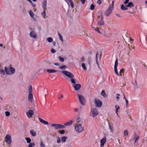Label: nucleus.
I'll list each match as a JSON object with an SVG mask.
<instances>
[{
    "instance_id": "f257e3e1",
    "label": "nucleus",
    "mask_w": 147,
    "mask_h": 147,
    "mask_svg": "<svg viewBox=\"0 0 147 147\" xmlns=\"http://www.w3.org/2000/svg\"><path fill=\"white\" fill-rule=\"evenodd\" d=\"M114 3V1H113L112 2V4L110 5L108 9L105 12V14L106 16H108L111 13L113 9Z\"/></svg>"
},
{
    "instance_id": "f03ea898",
    "label": "nucleus",
    "mask_w": 147,
    "mask_h": 147,
    "mask_svg": "<svg viewBox=\"0 0 147 147\" xmlns=\"http://www.w3.org/2000/svg\"><path fill=\"white\" fill-rule=\"evenodd\" d=\"M75 129L77 132L79 133L84 130V127L80 124H76L75 126Z\"/></svg>"
},
{
    "instance_id": "7ed1b4c3",
    "label": "nucleus",
    "mask_w": 147,
    "mask_h": 147,
    "mask_svg": "<svg viewBox=\"0 0 147 147\" xmlns=\"http://www.w3.org/2000/svg\"><path fill=\"white\" fill-rule=\"evenodd\" d=\"M71 83L73 84L72 86L76 90H79L81 87V85L79 84H76V80L74 79H71Z\"/></svg>"
},
{
    "instance_id": "20e7f679",
    "label": "nucleus",
    "mask_w": 147,
    "mask_h": 147,
    "mask_svg": "<svg viewBox=\"0 0 147 147\" xmlns=\"http://www.w3.org/2000/svg\"><path fill=\"white\" fill-rule=\"evenodd\" d=\"M103 17L101 15V17L98 16L97 17L98 25V26H103L105 24V23L103 21Z\"/></svg>"
},
{
    "instance_id": "39448f33",
    "label": "nucleus",
    "mask_w": 147,
    "mask_h": 147,
    "mask_svg": "<svg viewBox=\"0 0 147 147\" xmlns=\"http://www.w3.org/2000/svg\"><path fill=\"white\" fill-rule=\"evenodd\" d=\"M32 87L30 86L29 88V94L28 96V99L29 101L31 102H32L33 98V94L32 93Z\"/></svg>"
},
{
    "instance_id": "423d86ee",
    "label": "nucleus",
    "mask_w": 147,
    "mask_h": 147,
    "mask_svg": "<svg viewBox=\"0 0 147 147\" xmlns=\"http://www.w3.org/2000/svg\"><path fill=\"white\" fill-rule=\"evenodd\" d=\"M51 126L53 127H54L55 129H63L65 128V127L64 125L59 124H52Z\"/></svg>"
},
{
    "instance_id": "0eeeda50",
    "label": "nucleus",
    "mask_w": 147,
    "mask_h": 147,
    "mask_svg": "<svg viewBox=\"0 0 147 147\" xmlns=\"http://www.w3.org/2000/svg\"><path fill=\"white\" fill-rule=\"evenodd\" d=\"M62 73L69 78H71V79H73V78L74 77V75L68 71H62Z\"/></svg>"
},
{
    "instance_id": "6e6552de",
    "label": "nucleus",
    "mask_w": 147,
    "mask_h": 147,
    "mask_svg": "<svg viewBox=\"0 0 147 147\" xmlns=\"http://www.w3.org/2000/svg\"><path fill=\"white\" fill-rule=\"evenodd\" d=\"M94 103L96 105V106L98 107H100L102 105V102L100 100L96 98L95 99Z\"/></svg>"
},
{
    "instance_id": "1a4fd4ad",
    "label": "nucleus",
    "mask_w": 147,
    "mask_h": 147,
    "mask_svg": "<svg viewBox=\"0 0 147 147\" xmlns=\"http://www.w3.org/2000/svg\"><path fill=\"white\" fill-rule=\"evenodd\" d=\"M79 97V99L80 102L81 104L83 105H85L84 102H85V99L84 97L82 95H80L78 94Z\"/></svg>"
},
{
    "instance_id": "9d476101",
    "label": "nucleus",
    "mask_w": 147,
    "mask_h": 147,
    "mask_svg": "<svg viewBox=\"0 0 147 147\" xmlns=\"http://www.w3.org/2000/svg\"><path fill=\"white\" fill-rule=\"evenodd\" d=\"M91 112L92 114V117H95L98 114V110L96 108L91 109Z\"/></svg>"
},
{
    "instance_id": "9b49d317",
    "label": "nucleus",
    "mask_w": 147,
    "mask_h": 147,
    "mask_svg": "<svg viewBox=\"0 0 147 147\" xmlns=\"http://www.w3.org/2000/svg\"><path fill=\"white\" fill-rule=\"evenodd\" d=\"M5 71L7 75L9 74V70L7 69V67H5V71L3 69H0V73L3 75H5Z\"/></svg>"
},
{
    "instance_id": "f8f14e48",
    "label": "nucleus",
    "mask_w": 147,
    "mask_h": 147,
    "mask_svg": "<svg viewBox=\"0 0 147 147\" xmlns=\"http://www.w3.org/2000/svg\"><path fill=\"white\" fill-rule=\"evenodd\" d=\"M26 115L29 118H31L34 115L33 111L31 110H29L28 112L26 113Z\"/></svg>"
},
{
    "instance_id": "ddd939ff",
    "label": "nucleus",
    "mask_w": 147,
    "mask_h": 147,
    "mask_svg": "<svg viewBox=\"0 0 147 147\" xmlns=\"http://www.w3.org/2000/svg\"><path fill=\"white\" fill-rule=\"evenodd\" d=\"M106 142V136H104L100 141V146L102 147L104 145L105 143Z\"/></svg>"
},
{
    "instance_id": "4468645a",
    "label": "nucleus",
    "mask_w": 147,
    "mask_h": 147,
    "mask_svg": "<svg viewBox=\"0 0 147 147\" xmlns=\"http://www.w3.org/2000/svg\"><path fill=\"white\" fill-rule=\"evenodd\" d=\"M30 35L31 37L34 38H36L37 37L36 34L33 31H31L30 33Z\"/></svg>"
},
{
    "instance_id": "2eb2a0df",
    "label": "nucleus",
    "mask_w": 147,
    "mask_h": 147,
    "mask_svg": "<svg viewBox=\"0 0 147 147\" xmlns=\"http://www.w3.org/2000/svg\"><path fill=\"white\" fill-rule=\"evenodd\" d=\"M15 72V69L12 67L11 65H10V75L13 74Z\"/></svg>"
},
{
    "instance_id": "dca6fc26",
    "label": "nucleus",
    "mask_w": 147,
    "mask_h": 147,
    "mask_svg": "<svg viewBox=\"0 0 147 147\" xmlns=\"http://www.w3.org/2000/svg\"><path fill=\"white\" fill-rule=\"evenodd\" d=\"M101 34H102L105 37L108 38H110L112 36V34L110 32H104L103 33H102Z\"/></svg>"
},
{
    "instance_id": "f3484780",
    "label": "nucleus",
    "mask_w": 147,
    "mask_h": 147,
    "mask_svg": "<svg viewBox=\"0 0 147 147\" xmlns=\"http://www.w3.org/2000/svg\"><path fill=\"white\" fill-rule=\"evenodd\" d=\"M47 5V0H43L42 3V6L44 9H46V7Z\"/></svg>"
},
{
    "instance_id": "a211bd4d",
    "label": "nucleus",
    "mask_w": 147,
    "mask_h": 147,
    "mask_svg": "<svg viewBox=\"0 0 147 147\" xmlns=\"http://www.w3.org/2000/svg\"><path fill=\"white\" fill-rule=\"evenodd\" d=\"M73 123V121L72 120H71L69 121L63 123L64 126H69L71 125Z\"/></svg>"
},
{
    "instance_id": "6ab92c4d",
    "label": "nucleus",
    "mask_w": 147,
    "mask_h": 147,
    "mask_svg": "<svg viewBox=\"0 0 147 147\" xmlns=\"http://www.w3.org/2000/svg\"><path fill=\"white\" fill-rule=\"evenodd\" d=\"M38 119L43 124L45 125H48L49 124V123L48 122L44 121L42 119L39 118Z\"/></svg>"
},
{
    "instance_id": "aec40b11",
    "label": "nucleus",
    "mask_w": 147,
    "mask_h": 147,
    "mask_svg": "<svg viewBox=\"0 0 147 147\" xmlns=\"http://www.w3.org/2000/svg\"><path fill=\"white\" fill-rule=\"evenodd\" d=\"M5 141L7 144H9V134H7L6 135L5 138Z\"/></svg>"
},
{
    "instance_id": "412c9836",
    "label": "nucleus",
    "mask_w": 147,
    "mask_h": 147,
    "mask_svg": "<svg viewBox=\"0 0 147 147\" xmlns=\"http://www.w3.org/2000/svg\"><path fill=\"white\" fill-rule=\"evenodd\" d=\"M30 134H31V135L33 136L34 137L36 135V133L35 131H34L33 130H32L30 131Z\"/></svg>"
},
{
    "instance_id": "4be33fe9",
    "label": "nucleus",
    "mask_w": 147,
    "mask_h": 147,
    "mask_svg": "<svg viewBox=\"0 0 147 147\" xmlns=\"http://www.w3.org/2000/svg\"><path fill=\"white\" fill-rule=\"evenodd\" d=\"M67 138V137L66 136H63L61 138V142H65Z\"/></svg>"
},
{
    "instance_id": "5701e85b",
    "label": "nucleus",
    "mask_w": 147,
    "mask_h": 147,
    "mask_svg": "<svg viewBox=\"0 0 147 147\" xmlns=\"http://www.w3.org/2000/svg\"><path fill=\"white\" fill-rule=\"evenodd\" d=\"M47 71L49 73H54L56 72L57 71L53 69H48L47 70Z\"/></svg>"
},
{
    "instance_id": "b1692460",
    "label": "nucleus",
    "mask_w": 147,
    "mask_h": 147,
    "mask_svg": "<svg viewBox=\"0 0 147 147\" xmlns=\"http://www.w3.org/2000/svg\"><path fill=\"white\" fill-rule=\"evenodd\" d=\"M115 108H116L115 110V112L118 116H119L118 114V110L119 109L120 107L118 105H116L115 106Z\"/></svg>"
},
{
    "instance_id": "393cba45",
    "label": "nucleus",
    "mask_w": 147,
    "mask_h": 147,
    "mask_svg": "<svg viewBox=\"0 0 147 147\" xmlns=\"http://www.w3.org/2000/svg\"><path fill=\"white\" fill-rule=\"evenodd\" d=\"M35 144L34 142H32L29 143L28 145V147H34L35 146Z\"/></svg>"
},
{
    "instance_id": "a878e982",
    "label": "nucleus",
    "mask_w": 147,
    "mask_h": 147,
    "mask_svg": "<svg viewBox=\"0 0 147 147\" xmlns=\"http://www.w3.org/2000/svg\"><path fill=\"white\" fill-rule=\"evenodd\" d=\"M134 6L133 3L131 2H129L127 5H126V6L127 7H131Z\"/></svg>"
},
{
    "instance_id": "bb28decb",
    "label": "nucleus",
    "mask_w": 147,
    "mask_h": 147,
    "mask_svg": "<svg viewBox=\"0 0 147 147\" xmlns=\"http://www.w3.org/2000/svg\"><path fill=\"white\" fill-rule=\"evenodd\" d=\"M58 34L59 36V39L62 42H63V40L62 36L59 33V32H58Z\"/></svg>"
},
{
    "instance_id": "cd10ccee",
    "label": "nucleus",
    "mask_w": 147,
    "mask_h": 147,
    "mask_svg": "<svg viewBox=\"0 0 147 147\" xmlns=\"http://www.w3.org/2000/svg\"><path fill=\"white\" fill-rule=\"evenodd\" d=\"M68 1L70 3V5L72 8H74V5L72 0H68Z\"/></svg>"
},
{
    "instance_id": "c85d7f7f",
    "label": "nucleus",
    "mask_w": 147,
    "mask_h": 147,
    "mask_svg": "<svg viewBox=\"0 0 147 147\" xmlns=\"http://www.w3.org/2000/svg\"><path fill=\"white\" fill-rule=\"evenodd\" d=\"M91 27L94 29L98 33L102 34L100 31L99 30L98 28H94V27H92V25L91 26Z\"/></svg>"
},
{
    "instance_id": "c756f323",
    "label": "nucleus",
    "mask_w": 147,
    "mask_h": 147,
    "mask_svg": "<svg viewBox=\"0 0 147 147\" xmlns=\"http://www.w3.org/2000/svg\"><path fill=\"white\" fill-rule=\"evenodd\" d=\"M101 94L102 96H103L104 97H105L106 96V94L105 92V90H102L101 93Z\"/></svg>"
},
{
    "instance_id": "7c9ffc66",
    "label": "nucleus",
    "mask_w": 147,
    "mask_h": 147,
    "mask_svg": "<svg viewBox=\"0 0 147 147\" xmlns=\"http://www.w3.org/2000/svg\"><path fill=\"white\" fill-rule=\"evenodd\" d=\"M25 139L26 140L27 142L28 143H30L31 142V139L29 138L26 137Z\"/></svg>"
},
{
    "instance_id": "2f4dec72",
    "label": "nucleus",
    "mask_w": 147,
    "mask_h": 147,
    "mask_svg": "<svg viewBox=\"0 0 147 147\" xmlns=\"http://www.w3.org/2000/svg\"><path fill=\"white\" fill-rule=\"evenodd\" d=\"M121 9L122 10H127L128 8L127 7L123 5L122 4L121 6Z\"/></svg>"
},
{
    "instance_id": "473e14b6",
    "label": "nucleus",
    "mask_w": 147,
    "mask_h": 147,
    "mask_svg": "<svg viewBox=\"0 0 147 147\" xmlns=\"http://www.w3.org/2000/svg\"><path fill=\"white\" fill-rule=\"evenodd\" d=\"M59 68L61 69H64L67 68V67L66 65H63L59 67Z\"/></svg>"
},
{
    "instance_id": "72a5a7b5",
    "label": "nucleus",
    "mask_w": 147,
    "mask_h": 147,
    "mask_svg": "<svg viewBox=\"0 0 147 147\" xmlns=\"http://www.w3.org/2000/svg\"><path fill=\"white\" fill-rule=\"evenodd\" d=\"M82 66L84 70L86 71L87 70V68L86 67L84 63H82Z\"/></svg>"
},
{
    "instance_id": "f704fd0d",
    "label": "nucleus",
    "mask_w": 147,
    "mask_h": 147,
    "mask_svg": "<svg viewBox=\"0 0 147 147\" xmlns=\"http://www.w3.org/2000/svg\"><path fill=\"white\" fill-rule=\"evenodd\" d=\"M58 132L61 134H63L65 133V131L64 130H59V131Z\"/></svg>"
},
{
    "instance_id": "c9c22d12",
    "label": "nucleus",
    "mask_w": 147,
    "mask_h": 147,
    "mask_svg": "<svg viewBox=\"0 0 147 147\" xmlns=\"http://www.w3.org/2000/svg\"><path fill=\"white\" fill-rule=\"evenodd\" d=\"M114 70H115V73L116 74L117 76L119 75V74L117 70V67H114Z\"/></svg>"
},
{
    "instance_id": "e433bc0d",
    "label": "nucleus",
    "mask_w": 147,
    "mask_h": 147,
    "mask_svg": "<svg viewBox=\"0 0 147 147\" xmlns=\"http://www.w3.org/2000/svg\"><path fill=\"white\" fill-rule=\"evenodd\" d=\"M58 58L59 61L61 62H63L64 61V59L61 56H59Z\"/></svg>"
},
{
    "instance_id": "4c0bfd02",
    "label": "nucleus",
    "mask_w": 147,
    "mask_h": 147,
    "mask_svg": "<svg viewBox=\"0 0 147 147\" xmlns=\"http://www.w3.org/2000/svg\"><path fill=\"white\" fill-rule=\"evenodd\" d=\"M44 11L42 13V16H43V17L44 18H45V16H46V13H45V11L46 9H44Z\"/></svg>"
},
{
    "instance_id": "58836bf2",
    "label": "nucleus",
    "mask_w": 147,
    "mask_h": 147,
    "mask_svg": "<svg viewBox=\"0 0 147 147\" xmlns=\"http://www.w3.org/2000/svg\"><path fill=\"white\" fill-rule=\"evenodd\" d=\"M47 40L48 42H51L53 41V39L49 37L47 38Z\"/></svg>"
},
{
    "instance_id": "ea45409f",
    "label": "nucleus",
    "mask_w": 147,
    "mask_h": 147,
    "mask_svg": "<svg viewBox=\"0 0 147 147\" xmlns=\"http://www.w3.org/2000/svg\"><path fill=\"white\" fill-rule=\"evenodd\" d=\"M124 136H127L128 135V132L127 130H125L124 132Z\"/></svg>"
},
{
    "instance_id": "a19ab883",
    "label": "nucleus",
    "mask_w": 147,
    "mask_h": 147,
    "mask_svg": "<svg viewBox=\"0 0 147 147\" xmlns=\"http://www.w3.org/2000/svg\"><path fill=\"white\" fill-rule=\"evenodd\" d=\"M29 13L30 16L32 17H33L34 13L31 10H30Z\"/></svg>"
},
{
    "instance_id": "79ce46f5",
    "label": "nucleus",
    "mask_w": 147,
    "mask_h": 147,
    "mask_svg": "<svg viewBox=\"0 0 147 147\" xmlns=\"http://www.w3.org/2000/svg\"><path fill=\"white\" fill-rule=\"evenodd\" d=\"M125 71V69L123 68L121 69H120L119 71L120 75L121 76L122 75L121 73H122L123 72Z\"/></svg>"
},
{
    "instance_id": "37998d69",
    "label": "nucleus",
    "mask_w": 147,
    "mask_h": 147,
    "mask_svg": "<svg viewBox=\"0 0 147 147\" xmlns=\"http://www.w3.org/2000/svg\"><path fill=\"white\" fill-rule=\"evenodd\" d=\"M95 7L94 5L93 4H92L90 6V9L92 10H93Z\"/></svg>"
},
{
    "instance_id": "c03bdc74",
    "label": "nucleus",
    "mask_w": 147,
    "mask_h": 147,
    "mask_svg": "<svg viewBox=\"0 0 147 147\" xmlns=\"http://www.w3.org/2000/svg\"><path fill=\"white\" fill-rule=\"evenodd\" d=\"M98 55V52H97L96 54V63L97 64V65H98V63L97 62V61H98V59H97V56Z\"/></svg>"
},
{
    "instance_id": "a18cd8bd",
    "label": "nucleus",
    "mask_w": 147,
    "mask_h": 147,
    "mask_svg": "<svg viewBox=\"0 0 147 147\" xmlns=\"http://www.w3.org/2000/svg\"><path fill=\"white\" fill-rule=\"evenodd\" d=\"M40 147H45V144L42 142H41L40 143Z\"/></svg>"
},
{
    "instance_id": "49530a36",
    "label": "nucleus",
    "mask_w": 147,
    "mask_h": 147,
    "mask_svg": "<svg viewBox=\"0 0 147 147\" xmlns=\"http://www.w3.org/2000/svg\"><path fill=\"white\" fill-rule=\"evenodd\" d=\"M117 65H118V60H117V59L115 60V62L114 67H117Z\"/></svg>"
},
{
    "instance_id": "de8ad7c7",
    "label": "nucleus",
    "mask_w": 147,
    "mask_h": 147,
    "mask_svg": "<svg viewBox=\"0 0 147 147\" xmlns=\"http://www.w3.org/2000/svg\"><path fill=\"white\" fill-rule=\"evenodd\" d=\"M57 142L58 143H60L61 142L60 138L59 137H57Z\"/></svg>"
},
{
    "instance_id": "09e8293b",
    "label": "nucleus",
    "mask_w": 147,
    "mask_h": 147,
    "mask_svg": "<svg viewBox=\"0 0 147 147\" xmlns=\"http://www.w3.org/2000/svg\"><path fill=\"white\" fill-rule=\"evenodd\" d=\"M109 129L111 130V132H113V127L111 126V125H109Z\"/></svg>"
},
{
    "instance_id": "8fccbe9b",
    "label": "nucleus",
    "mask_w": 147,
    "mask_h": 147,
    "mask_svg": "<svg viewBox=\"0 0 147 147\" xmlns=\"http://www.w3.org/2000/svg\"><path fill=\"white\" fill-rule=\"evenodd\" d=\"M91 61V58L90 57H89L88 58V63L89 65H90V64Z\"/></svg>"
},
{
    "instance_id": "3c124183",
    "label": "nucleus",
    "mask_w": 147,
    "mask_h": 147,
    "mask_svg": "<svg viewBox=\"0 0 147 147\" xmlns=\"http://www.w3.org/2000/svg\"><path fill=\"white\" fill-rule=\"evenodd\" d=\"M125 101H126V107H128L129 101L127 99H126Z\"/></svg>"
},
{
    "instance_id": "603ef678",
    "label": "nucleus",
    "mask_w": 147,
    "mask_h": 147,
    "mask_svg": "<svg viewBox=\"0 0 147 147\" xmlns=\"http://www.w3.org/2000/svg\"><path fill=\"white\" fill-rule=\"evenodd\" d=\"M139 137L138 136H137L136 137H135L134 138L135 139V142H136L137 140H138L139 138Z\"/></svg>"
},
{
    "instance_id": "864d4df0",
    "label": "nucleus",
    "mask_w": 147,
    "mask_h": 147,
    "mask_svg": "<svg viewBox=\"0 0 147 147\" xmlns=\"http://www.w3.org/2000/svg\"><path fill=\"white\" fill-rule=\"evenodd\" d=\"M30 3L31 4L33 7H35V5L32 2V1L30 2Z\"/></svg>"
},
{
    "instance_id": "5fc2aeb1",
    "label": "nucleus",
    "mask_w": 147,
    "mask_h": 147,
    "mask_svg": "<svg viewBox=\"0 0 147 147\" xmlns=\"http://www.w3.org/2000/svg\"><path fill=\"white\" fill-rule=\"evenodd\" d=\"M51 51L53 53H55L56 52V51L53 49H51Z\"/></svg>"
},
{
    "instance_id": "6e6d98bb",
    "label": "nucleus",
    "mask_w": 147,
    "mask_h": 147,
    "mask_svg": "<svg viewBox=\"0 0 147 147\" xmlns=\"http://www.w3.org/2000/svg\"><path fill=\"white\" fill-rule=\"evenodd\" d=\"M97 3L99 5H100L101 4L102 1L101 0H98L97 1Z\"/></svg>"
},
{
    "instance_id": "4d7b16f0",
    "label": "nucleus",
    "mask_w": 147,
    "mask_h": 147,
    "mask_svg": "<svg viewBox=\"0 0 147 147\" xmlns=\"http://www.w3.org/2000/svg\"><path fill=\"white\" fill-rule=\"evenodd\" d=\"M5 115L7 116H9V112L6 111L5 112Z\"/></svg>"
},
{
    "instance_id": "13d9d810",
    "label": "nucleus",
    "mask_w": 147,
    "mask_h": 147,
    "mask_svg": "<svg viewBox=\"0 0 147 147\" xmlns=\"http://www.w3.org/2000/svg\"><path fill=\"white\" fill-rule=\"evenodd\" d=\"M80 121V117H78L77 119V122H78Z\"/></svg>"
},
{
    "instance_id": "bf43d9fd",
    "label": "nucleus",
    "mask_w": 147,
    "mask_h": 147,
    "mask_svg": "<svg viewBox=\"0 0 147 147\" xmlns=\"http://www.w3.org/2000/svg\"><path fill=\"white\" fill-rule=\"evenodd\" d=\"M82 3L84 4L86 1V0H80Z\"/></svg>"
},
{
    "instance_id": "052dcab7",
    "label": "nucleus",
    "mask_w": 147,
    "mask_h": 147,
    "mask_svg": "<svg viewBox=\"0 0 147 147\" xmlns=\"http://www.w3.org/2000/svg\"><path fill=\"white\" fill-rule=\"evenodd\" d=\"M129 1V0H126L124 2V3L125 4H127V3H128Z\"/></svg>"
},
{
    "instance_id": "680f3d73",
    "label": "nucleus",
    "mask_w": 147,
    "mask_h": 147,
    "mask_svg": "<svg viewBox=\"0 0 147 147\" xmlns=\"http://www.w3.org/2000/svg\"><path fill=\"white\" fill-rule=\"evenodd\" d=\"M74 111L76 112H77L78 111V109L77 108H76L74 109Z\"/></svg>"
},
{
    "instance_id": "e2e57ef3",
    "label": "nucleus",
    "mask_w": 147,
    "mask_h": 147,
    "mask_svg": "<svg viewBox=\"0 0 147 147\" xmlns=\"http://www.w3.org/2000/svg\"><path fill=\"white\" fill-rule=\"evenodd\" d=\"M60 97H58V98L59 99H60L61 98H63V95H62V94H60Z\"/></svg>"
},
{
    "instance_id": "0e129e2a",
    "label": "nucleus",
    "mask_w": 147,
    "mask_h": 147,
    "mask_svg": "<svg viewBox=\"0 0 147 147\" xmlns=\"http://www.w3.org/2000/svg\"><path fill=\"white\" fill-rule=\"evenodd\" d=\"M54 65L56 66H59L60 65L58 63H55Z\"/></svg>"
},
{
    "instance_id": "69168bd1",
    "label": "nucleus",
    "mask_w": 147,
    "mask_h": 147,
    "mask_svg": "<svg viewBox=\"0 0 147 147\" xmlns=\"http://www.w3.org/2000/svg\"><path fill=\"white\" fill-rule=\"evenodd\" d=\"M81 60L82 61H84V57H82L81 58Z\"/></svg>"
},
{
    "instance_id": "338daca9",
    "label": "nucleus",
    "mask_w": 147,
    "mask_h": 147,
    "mask_svg": "<svg viewBox=\"0 0 147 147\" xmlns=\"http://www.w3.org/2000/svg\"><path fill=\"white\" fill-rule=\"evenodd\" d=\"M53 46H55L56 44V42H53Z\"/></svg>"
},
{
    "instance_id": "774afa93",
    "label": "nucleus",
    "mask_w": 147,
    "mask_h": 147,
    "mask_svg": "<svg viewBox=\"0 0 147 147\" xmlns=\"http://www.w3.org/2000/svg\"><path fill=\"white\" fill-rule=\"evenodd\" d=\"M11 136H10V144L12 142L11 140L10 139Z\"/></svg>"
}]
</instances>
